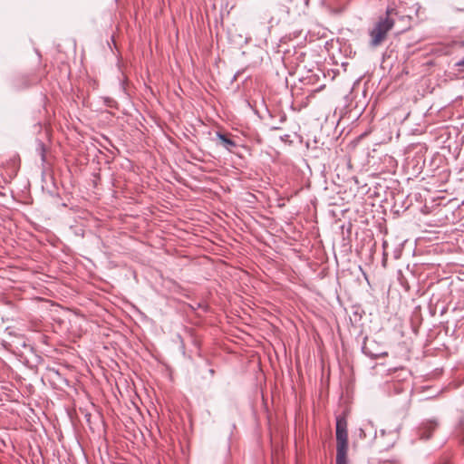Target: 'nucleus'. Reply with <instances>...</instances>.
<instances>
[{
  "label": "nucleus",
  "mask_w": 464,
  "mask_h": 464,
  "mask_svg": "<svg viewBox=\"0 0 464 464\" xmlns=\"http://www.w3.org/2000/svg\"><path fill=\"white\" fill-rule=\"evenodd\" d=\"M394 17L403 22L401 31L409 29L411 25V16L405 14L404 12L399 8H390L386 10V16L380 17L373 27L369 31V45L372 48H377L380 46L388 36V33L392 29L395 24Z\"/></svg>",
  "instance_id": "1"
},
{
  "label": "nucleus",
  "mask_w": 464,
  "mask_h": 464,
  "mask_svg": "<svg viewBox=\"0 0 464 464\" xmlns=\"http://www.w3.org/2000/svg\"><path fill=\"white\" fill-rule=\"evenodd\" d=\"M217 137L220 141V145L223 146L227 150L232 152L237 148V143L234 140L230 139L228 135L221 132H217Z\"/></svg>",
  "instance_id": "4"
},
{
  "label": "nucleus",
  "mask_w": 464,
  "mask_h": 464,
  "mask_svg": "<svg viewBox=\"0 0 464 464\" xmlns=\"http://www.w3.org/2000/svg\"><path fill=\"white\" fill-rule=\"evenodd\" d=\"M362 353L365 355H367V356H369V357H371L372 359H376L378 357L386 356L387 355V353H383L382 354L372 353L371 351H369L368 347L365 344L362 346Z\"/></svg>",
  "instance_id": "6"
},
{
  "label": "nucleus",
  "mask_w": 464,
  "mask_h": 464,
  "mask_svg": "<svg viewBox=\"0 0 464 464\" xmlns=\"http://www.w3.org/2000/svg\"><path fill=\"white\" fill-rule=\"evenodd\" d=\"M459 435L461 436V441L464 442V420H460L459 427Z\"/></svg>",
  "instance_id": "7"
},
{
  "label": "nucleus",
  "mask_w": 464,
  "mask_h": 464,
  "mask_svg": "<svg viewBox=\"0 0 464 464\" xmlns=\"http://www.w3.org/2000/svg\"><path fill=\"white\" fill-rule=\"evenodd\" d=\"M39 147H40V150H41L42 160H43V161H44L45 160V154H44L45 149H44V143L40 142Z\"/></svg>",
  "instance_id": "8"
},
{
  "label": "nucleus",
  "mask_w": 464,
  "mask_h": 464,
  "mask_svg": "<svg viewBox=\"0 0 464 464\" xmlns=\"http://www.w3.org/2000/svg\"><path fill=\"white\" fill-rule=\"evenodd\" d=\"M346 413L336 416V460L335 464H348V430Z\"/></svg>",
  "instance_id": "2"
},
{
  "label": "nucleus",
  "mask_w": 464,
  "mask_h": 464,
  "mask_svg": "<svg viewBox=\"0 0 464 464\" xmlns=\"http://www.w3.org/2000/svg\"><path fill=\"white\" fill-rule=\"evenodd\" d=\"M438 427L436 420H428L423 421L419 427V436L422 440H429Z\"/></svg>",
  "instance_id": "3"
},
{
  "label": "nucleus",
  "mask_w": 464,
  "mask_h": 464,
  "mask_svg": "<svg viewBox=\"0 0 464 464\" xmlns=\"http://www.w3.org/2000/svg\"><path fill=\"white\" fill-rule=\"evenodd\" d=\"M24 76H20L15 79L14 84L17 88L28 87L31 84L37 82V81H38V77L35 75L30 76V78L28 79V81L26 82H24Z\"/></svg>",
  "instance_id": "5"
},
{
  "label": "nucleus",
  "mask_w": 464,
  "mask_h": 464,
  "mask_svg": "<svg viewBox=\"0 0 464 464\" xmlns=\"http://www.w3.org/2000/svg\"><path fill=\"white\" fill-rule=\"evenodd\" d=\"M456 66L464 67V57L456 63Z\"/></svg>",
  "instance_id": "9"
}]
</instances>
